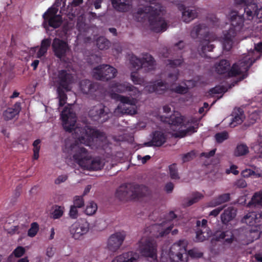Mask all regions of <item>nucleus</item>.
<instances>
[{"label":"nucleus","mask_w":262,"mask_h":262,"mask_svg":"<svg viewBox=\"0 0 262 262\" xmlns=\"http://www.w3.org/2000/svg\"><path fill=\"white\" fill-rule=\"evenodd\" d=\"M61 119L62 126L64 129L69 132H72L74 130L77 138L80 143L89 145L91 141L92 140V136L94 131L90 128H74L76 122V116L70 109L64 108L61 113Z\"/></svg>","instance_id":"obj_1"},{"label":"nucleus","mask_w":262,"mask_h":262,"mask_svg":"<svg viewBox=\"0 0 262 262\" xmlns=\"http://www.w3.org/2000/svg\"><path fill=\"white\" fill-rule=\"evenodd\" d=\"M70 151L74 161L83 169L91 171L102 168L101 160L98 158H92L91 153L77 141L71 145Z\"/></svg>","instance_id":"obj_2"},{"label":"nucleus","mask_w":262,"mask_h":262,"mask_svg":"<svg viewBox=\"0 0 262 262\" xmlns=\"http://www.w3.org/2000/svg\"><path fill=\"white\" fill-rule=\"evenodd\" d=\"M162 122L170 125V127L179 126L180 128H185V129L179 130L173 134L176 138H183L186 136H189L197 132L199 127V122L195 118H192L185 121L184 117L175 114L171 115L169 117H161Z\"/></svg>","instance_id":"obj_3"},{"label":"nucleus","mask_w":262,"mask_h":262,"mask_svg":"<svg viewBox=\"0 0 262 262\" xmlns=\"http://www.w3.org/2000/svg\"><path fill=\"white\" fill-rule=\"evenodd\" d=\"M148 27L156 33L166 30L168 25L164 18L165 10L159 3H151L148 0Z\"/></svg>","instance_id":"obj_4"},{"label":"nucleus","mask_w":262,"mask_h":262,"mask_svg":"<svg viewBox=\"0 0 262 262\" xmlns=\"http://www.w3.org/2000/svg\"><path fill=\"white\" fill-rule=\"evenodd\" d=\"M230 27L228 30L224 32L223 46L225 50L229 51L232 48L233 39L237 32H239L244 26V17L239 15L237 12L232 11L229 14Z\"/></svg>","instance_id":"obj_5"},{"label":"nucleus","mask_w":262,"mask_h":262,"mask_svg":"<svg viewBox=\"0 0 262 262\" xmlns=\"http://www.w3.org/2000/svg\"><path fill=\"white\" fill-rule=\"evenodd\" d=\"M147 187L134 183L120 186L116 190V196L121 201L139 200L145 195Z\"/></svg>","instance_id":"obj_6"},{"label":"nucleus","mask_w":262,"mask_h":262,"mask_svg":"<svg viewBox=\"0 0 262 262\" xmlns=\"http://www.w3.org/2000/svg\"><path fill=\"white\" fill-rule=\"evenodd\" d=\"M209 29L204 24L195 26L190 32L191 36L193 38L199 37L203 39L200 41L201 50L200 55L205 58H211L206 55L207 52H211L214 48V46L210 43L209 40Z\"/></svg>","instance_id":"obj_7"},{"label":"nucleus","mask_w":262,"mask_h":262,"mask_svg":"<svg viewBox=\"0 0 262 262\" xmlns=\"http://www.w3.org/2000/svg\"><path fill=\"white\" fill-rule=\"evenodd\" d=\"M187 242L180 239L174 243L170 247L169 257L171 262H187Z\"/></svg>","instance_id":"obj_8"},{"label":"nucleus","mask_w":262,"mask_h":262,"mask_svg":"<svg viewBox=\"0 0 262 262\" xmlns=\"http://www.w3.org/2000/svg\"><path fill=\"white\" fill-rule=\"evenodd\" d=\"M117 73V70L108 64H101L95 67L93 70L94 77L101 81H108L114 78Z\"/></svg>","instance_id":"obj_9"},{"label":"nucleus","mask_w":262,"mask_h":262,"mask_svg":"<svg viewBox=\"0 0 262 262\" xmlns=\"http://www.w3.org/2000/svg\"><path fill=\"white\" fill-rule=\"evenodd\" d=\"M80 89L84 94L93 99H98L101 97L102 89L97 82H92L88 79H84L80 82Z\"/></svg>","instance_id":"obj_10"},{"label":"nucleus","mask_w":262,"mask_h":262,"mask_svg":"<svg viewBox=\"0 0 262 262\" xmlns=\"http://www.w3.org/2000/svg\"><path fill=\"white\" fill-rule=\"evenodd\" d=\"M89 116L92 120L102 123L109 119L110 110L103 104L99 103L90 110Z\"/></svg>","instance_id":"obj_11"},{"label":"nucleus","mask_w":262,"mask_h":262,"mask_svg":"<svg viewBox=\"0 0 262 262\" xmlns=\"http://www.w3.org/2000/svg\"><path fill=\"white\" fill-rule=\"evenodd\" d=\"M254 63V60L249 56H246L240 60L238 63L232 65L228 73V77H235L247 73Z\"/></svg>","instance_id":"obj_12"},{"label":"nucleus","mask_w":262,"mask_h":262,"mask_svg":"<svg viewBox=\"0 0 262 262\" xmlns=\"http://www.w3.org/2000/svg\"><path fill=\"white\" fill-rule=\"evenodd\" d=\"M58 9L51 7L43 14V24L54 29L59 27L62 23L61 15L57 14Z\"/></svg>","instance_id":"obj_13"},{"label":"nucleus","mask_w":262,"mask_h":262,"mask_svg":"<svg viewBox=\"0 0 262 262\" xmlns=\"http://www.w3.org/2000/svg\"><path fill=\"white\" fill-rule=\"evenodd\" d=\"M111 97L122 104L121 105L118 106V107L122 108L124 113L129 115L137 114V111L135 107L134 99H130L128 97L122 96L115 93H111Z\"/></svg>","instance_id":"obj_14"},{"label":"nucleus","mask_w":262,"mask_h":262,"mask_svg":"<svg viewBox=\"0 0 262 262\" xmlns=\"http://www.w3.org/2000/svg\"><path fill=\"white\" fill-rule=\"evenodd\" d=\"M235 3L238 5L244 7V12L246 13L247 18L251 19L254 16L258 18H262V9L258 8L257 5L255 3L249 2L247 0H234Z\"/></svg>","instance_id":"obj_15"},{"label":"nucleus","mask_w":262,"mask_h":262,"mask_svg":"<svg viewBox=\"0 0 262 262\" xmlns=\"http://www.w3.org/2000/svg\"><path fill=\"white\" fill-rule=\"evenodd\" d=\"M89 230V224L83 219L78 220L70 227V232L73 238L79 239L82 235L86 234Z\"/></svg>","instance_id":"obj_16"},{"label":"nucleus","mask_w":262,"mask_h":262,"mask_svg":"<svg viewBox=\"0 0 262 262\" xmlns=\"http://www.w3.org/2000/svg\"><path fill=\"white\" fill-rule=\"evenodd\" d=\"M52 48L54 55L59 59L66 57L70 50L69 46L66 41L57 37L53 39Z\"/></svg>","instance_id":"obj_17"},{"label":"nucleus","mask_w":262,"mask_h":262,"mask_svg":"<svg viewBox=\"0 0 262 262\" xmlns=\"http://www.w3.org/2000/svg\"><path fill=\"white\" fill-rule=\"evenodd\" d=\"M126 233L124 231L115 232L112 234L107 241V248L112 251L118 250L125 239Z\"/></svg>","instance_id":"obj_18"},{"label":"nucleus","mask_w":262,"mask_h":262,"mask_svg":"<svg viewBox=\"0 0 262 262\" xmlns=\"http://www.w3.org/2000/svg\"><path fill=\"white\" fill-rule=\"evenodd\" d=\"M73 80L74 78L72 74L68 72L66 70L58 71L57 82L59 86L58 88L62 89L66 91H70L71 90L70 85L73 83Z\"/></svg>","instance_id":"obj_19"},{"label":"nucleus","mask_w":262,"mask_h":262,"mask_svg":"<svg viewBox=\"0 0 262 262\" xmlns=\"http://www.w3.org/2000/svg\"><path fill=\"white\" fill-rule=\"evenodd\" d=\"M138 1V8L133 13V18L137 21L145 23L147 19V0Z\"/></svg>","instance_id":"obj_20"},{"label":"nucleus","mask_w":262,"mask_h":262,"mask_svg":"<svg viewBox=\"0 0 262 262\" xmlns=\"http://www.w3.org/2000/svg\"><path fill=\"white\" fill-rule=\"evenodd\" d=\"M178 7L182 12V19L185 23H189L198 16V12L195 10L190 9L183 4L179 5Z\"/></svg>","instance_id":"obj_21"},{"label":"nucleus","mask_w":262,"mask_h":262,"mask_svg":"<svg viewBox=\"0 0 262 262\" xmlns=\"http://www.w3.org/2000/svg\"><path fill=\"white\" fill-rule=\"evenodd\" d=\"M177 215L173 211H170L165 216V221L162 222L161 224L162 227H166V228L160 233L161 236H163L168 234L171 230L173 227V224H171V222L174 219L177 218Z\"/></svg>","instance_id":"obj_22"},{"label":"nucleus","mask_w":262,"mask_h":262,"mask_svg":"<svg viewBox=\"0 0 262 262\" xmlns=\"http://www.w3.org/2000/svg\"><path fill=\"white\" fill-rule=\"evenodd\" d=\"M138 258L139 255L137 253L129 251L116 256L112 262H136Z\"/></svg>","instance_id":"obj_23"},{"label":"nucleus","mask_w":262,"mask_h":262,"mask_svg":"<svg viewBox=\"0 0 262 262\" xmlns=\"http://www.w3.org/2000/svg\"><path fill=\"white\" fill-rule=\"evenodd\" d=\"M207 224V221L205 219H203L202 221H197L196 226L197 227H201L202 229L199 230L196 233V238L200 242H203L207 239L210 236V233L209 232L204 231V230H207L206 225Z\"/></svg>","instance_id":"obj_24"},{"label":"nucleus","mask_w":262,"mask_h":262,"mask_svg":"<svg viewBox=\"0 0 262 262\" xmlns=\"http://www.w3.org/2000/svg\"><path fill=\"white\" fill-rule=\"evenodd\" d=\"M20 110V103L16 102L12 107H9L4 111L3 117L6 121L12 120L18 115Z\"/></svg>","instance_id":"obj_25"},{"label":"nucleus","mask_w":262,"mask_h":262,"mask_svg":"<svg viewBox=\"0 0 262 262\" xmlns=\"http://www.w3.org/2000/svg\"><path fill=\"white\" fill-rule=\"evenodd\" d=\"M236 210L233 207H228L221 214V219L223 224H228L232 221L236 215Z\"/></svg>","instance_id":"obj_26"},{"label":"nucleus","mask_w":262,"mask_h":262,"mask_svg":"<svg viewBox=\"0 0 262 262\" xmlns=\"http://www.w3.org/2000/svg\"><path fill=\"white\" fill-rule=\"evenodd\" d=\"M230 63L226 59H222L215 64L216 72L220 75L226 74L228 77V73L231 69Z\"/></svg>","instance_id":"obj_27"},{"label":"nucleus","mask_w":262,"mask_h":262,"mask_svg":"<svg viewBox=\"0 0 262 262\" xmlns=\"http://www.w3.org/2000/svg\"><path fill=\"white\" fill-rule=\"evenodd\" d=\"M166 139V136L163 132L156 131L153 134L151 141L148 142V146H160L165 143Z\"/></svg>","instance_id":"obj_28"},{"label":"nucleus","mask_w":262,"mask_h":262,"mask_svg":"<svg viewBox=\"0 0 262 262\" xmlns=\"http://www.w3.org/2000/svg\"><path fill=\"white\" fill-rule=\"evenodd\" d=\"M214 238L216 241H219L221 239H225V243L231 244L233 241L234 235L233 233L229 230L225 231H217L214 234Z\"/></svg>","instance_id":"obj_29"},{"label":"nucleus","mask_w":262,"mask_h":262,"mask_svg":"<svg viewBox=\"0 0 262 262\" xmlns=\"http://www.w3.org/2000/svg\"><path fill=\"white\" fill-rule=\"evenodd\" d=\"M112 4L114 8L120 12H126L129 9V0H112Z\"/></svg>","instance_id":"obj_30"},{"label":"nucleus","mask_w":262,"mask_h":262,"mask_svg":"<svg viewBox=\"0 0 262 262\" xmlns=\"http://www.w3.org/2000/svg\"><path fill=\"white\" fill-rule=\"evenodd\" d=\"M51 41V38L50 37L44 38L41 40L40 48L37 53V58H40L46 54L48 50L52 45Z\"/></svg>","instance_id":"obj_31"},{"label":"nucleus","mask_w":262,"mask_h":262,"mask_svg":"<svg viewBox=\"0 0 262 262\" xmlns=\"http://www.w3.org/2000/svg\"><path fill=\"white\" fill-rule=\"evenodd\" d=\"M129 62L132 68L134 70H139L142 68L143 65L147 62V58L140 59L135 55H132L129 59Z\"/></svg>","instance_id":"obj_32"},{"label":"nucleus","mask_w":262,"mask_h":262,"mask_svg":"<svg viewBox=\"0 0 262 262\" xmlns=\"http://www.w3.org/2000/svg\"><path fill=\"white\" fill-rule=\"evenodd\" d=\"M166 83L162 81L157 82L153 85L152 88L148 85V92L152 90V91L158 94H162L166 91Z\"/></svg>","instance_id":"obj_33"},{"label":"nucleus","mask_w":262,"mask_h":262,"mask_svg":"<svg viewBox=\"0 0 262 262\" xmlns=\"http://www.w3.org/2000/svg\"><path fill=\"white\" fill-rule=\"evenodd\" d=\"M157 244L152 242L148 238V258H151L154 261L157 260Z\"/></svg>","instance_id":"obj_34"},{"label":"nucleus","mask_w":262,"mask_h":262,"mask_svg":"<svg viewBox=\"0 0 262 262\" xmlns=\"http://www.w3.org/2000/svg\"><path fill=\"white\" fill-rule=\"evenodd\" d=\"M253 205L262 207V191H259L254 193L248 206L251 207Z\"/></svg>","instance_id":"obj_35"},{"label":"nucleus","mask_w":262,"mask_h":262,"mask_svg":"<svg viewBox=\"0 0 262 262\" xmlns=\"http://www.w3.org/2000/svg\"><path fill=\"white\" fill-rule=\"evenodd\" d=\"M129 83L127 82H124L122 83L115 82L111 84V88L113 91L121 93L128 92V87H129Z\"/></svg>","instance_id":"obj_36"},{"label":"nucleus","mask_w":262,"mask_h":262,"mask_svg":"<svg viewBox=\"0 0 262 262\" xmlns=\"http://www.w3.org/2000/svg\"><path fill=\"white\" fill-rule=\"evenodd\" d=\"M230 194L229 193H224L219 195L214 199L211 202L212 206L215 207L220 205L223 203H226L230 201Z\"/></svg>","instance_id":"obj_37"},{"label":"nucleus","mask_w":262,"mask_h":262,"mask_svg":"<svg viewBox=\"0 0 262 262\" xmlns=\"http://www.w3.org/2000/svg\"><path fill=\"white\" fill-rule=\"evenodd\" d=\"M257 214L255 212H249L244 216L242 219V222L249 226H253L257 222Z\"/></svg>","instance_id":"obj_38"},{"label":"nucleus","mask_w":262,"mask_h":262,"mask_svg":"<svg viewBox=\"0 0 262 262\" xmlns=\"http://www.w3.org/2000/svg\"><path fill=\"white\" fill-rule=\"evenodd\" d=\"M139 251L142 256L147 257V237L143 236L139 242Z\"/></svg>","instance_id":"obj_39"},{"label":"nucleus","mask_w":262,"mask_h":262,"mask_svg":"<svg viewBox=\"0 0 262 262\" xmlns=\"http://www.w3.org/2000/svg\"><path fill=\"white\" fill-rule=\"evenodd\" d=\"M249 152V148L246 144L241 143L237 145L235 150L234 155L239 157L246 155Z\"/></svg>","instance_id":"obj_40"},{"label":"nucleus","mask_w":262,"mask_h":262,"mask_svg":"<svg viewBox=\"0 0 262 262\" xmlns=\"http://www.w3.org/2000/svg\"><path fill=\"white\" fill-rule=\"evenodd\" d=\"M251 226V229L249 230V236L252 238V241L258 239L261 233L260 227L255 225Z\"/></svg>","instance_id":"obj_41"},{"label":"nucleus","mask_w":262,"mask_h":262,"mask_svg":"<svg viewBox=\"0 0 262 262\" xmlns=\"http://www.w3.org/2000/svg\"><path fill=\"white\" fill-rule=\"evenodd\" d=\"M96 45L98 48L102 50L108 49L110 46V42L106 38L100 37L96 41Z\"/></svg>","instance_id":"obj_42"},{"label":"nucleus","mask_w":262,"mask_h":262,"mask_svg":"<svg viewBox=\"0 0 262 262\" xmlns=\"http://www.w3.org/2000/svg\"><path fill=\"white\" fill-rule=\"evenodd\" d=\"M187 257L189 256L192 259L201 258L203 256V253L197 248H193L187 251Z\"/></svg>","instance_id":"obj_43"},{"label":"nucleus","mask_w":262,"mask_h":262,"mask_svg":"<svg viewBox=\"0 0 262 262\" xmlns=\"http://www.w3.org/2000/svg\"><path fill=\"white\" fill-rule=\"evenodd\" d=\"M168 168L169 173L171 179L177 180L180 179L177 164L176 163L170 165L168 166Z\"/></svg>","instance_id":"obj_44"},{"label":"nucleus","mask_w":262,"mask_h":262,"mask_svg":"<svg viewBox=\"0 0 262 262\" xmlns=\"http://www.w3.org/2000/svg\"><path fill=\"white\" fill-rule=\"evenodd\" d=\"M57 93L59 98V105L63 106L66 103L67 96L63 89L60 88H57Z\"/></svg>","instance_id":"obj_45"},{"label":"nucleus","mask_w":262,"mask_h":262,"mask_svg":"<svg viewBox=\"0 0 262 262\" xmlns=\"http://www.w3.org/2000/svg\"><path fill=\"white\" fill-rule=\"evenodd\" d=\"M184 62V59L182 56L180 58L175 59H168L167 64L170 68H175L181 66Z\"/></svg>","instance_id":"obj_46"},{"label":"nucleus","mask_w":262,"mask_h":262,"mask_svg":"<svg viewBox=\"0 0 262 262\" xmlns=\"http://www.w3.org/2000/svg\"><path fill=\"white\" fill-rule=\"evenodd\" d=\"M228 133L226 131L216 133L214 136L216 142L218 143L223 142L225 140L228 139Z\"/></svg>","instance_id":"obj_47"},{"label":"nucleus","mask_w":262,"mask_h":262,"mask_svg":"<svg viewBox=\"0 0 262 262\" xmlns=\"http://www.w3.org/2000/svg\"><path fill=\"white\" fill-rule=\"evenodd\" d=\"M97 209V204L93 202H90L86 206L85 210V213L89 215H92L94 214Z\"/></svg>","instance_id":"obj_48"},{"label":"nucleus","mask_w":262,"mask_h":262,"mask_svg":"<svg viewBox=\"0 0 262 262\" xmlns=\"http://www.w3.org/2000/svg\"><path fill=\"white\" fill-rule=\"evenodd\" d=\"M203 195L198 192L194 193L192 195V198L190 199L186 204L187 206H190L192 204L198 202L200 200L203 198Z\"/></svg>","instance_id":"obj_49"},{"label":"nucleus","mask_w":262,"mask_h":262,"mask_svg":"<svg viewBox=\"0 0 262 262\" xmlns=\"http://www.w3.org/2000/svg\"><path fill=\"white\" fill-rule=\"evenodd\" d=\"M39 230V225L36 222H33L31 224V227L28 230V235L30 237H34Z\"/></svg>","instance_id":"obj_50"},{"label":"nucleus","mask_w":262,"mask_h":262,"mask_svg":"<svg viewBox=\"0 0 262 262\" xmlns=\"http://www.w3.org/2000/svg\"><path fill=\"white\" fill-rule=\"evenodd\" d=\"M242 114H236L232 118V121L230 123V126L233 127L237 125L238 124H241L243 122L242 117Z\"/></svg>","instance_id":"obj_51"},{"label":"nucleus","mask_w":262,"mask_h":262,"mask_svg":"<svg viewBox=\"0 0 262 262\" xmlns=\"http://www.w3.org/2000/svg\"><path fill=\"white\" fill-rule=\"evenodd\" d=\"M63 213V207L59 206H56L54 210L52 213V216L54 219H58L61 217Z\"/></svg>","instance_id":"obj_52"},{"label":"nucleus","mask_w":262,"mask_h":262,"mask_svg":"<svg viewBox=\"0 0 262 262\" xmlns=\"http://www.w3.org/2000/svg\"><path fill=\"white\" fill-rule=\"evenodd\" d=\"M195 152L193 150H191L185 154L182 155V161L183 163H185L191 161L195 157Z\"/></svg>","instance_id":"obj_53"},{"label":"nucleus","mask_w":262,"mask_h":262,"mask_svg":"<svg viewBox=\"0 0 262 262\" xmlns=\"http://www.w3.org/2000/svg\"><path fill=\"white\" fill-rule=\"evenodd\" d=\"M188 89L187 86H183L182 85L177 86L176 88L172 89V91L176 93L179 94H185L187 93Z\"/></svg>","instance_id":"obj_54"},{"label":"nucleus","mask_w":262,"mask_h":262,"mask_svg":"<svg viewBox=\"0 0 262 262\" xmlns=\"http://www.w3.org/2000/svg\"><path fill=\"white\" fill-rule=\"evenodd\" d=\"M77 208H81L84 206V200L82 196H76L74 200V205Z\"/></svg>","instance_id":"obj_55"},{"label":"nucleus","mask_w":262,"mask_h":262,"mask_svg":"<svg viewBox=\"0 0 262 262\" xmlns=\"http://www.w3.org/2000/svg\"><path fill=\"white\" fill-rule=\"evenodd\" d=\"M128 92H130L129 94L131 96L135 97H138L139 96L140 93L139 90L129 83V87H128Z\"/></svg>","instance_id":"obj_56"},{"label":"nucleus","mask_w":262,"mask_h":262,"mask_svg":"<svg viewBox=\"0 0 262 262\" xmlns=\"http://www.w3.org/2000/svg\"><path fill=\"white\" fill-rule=\"evenodd\" d=\"M25 252V248L21 246H18L14 250L13 253L14 254L15 257H20L22 255H23Z\"/></svg>","instance_id":"obj_57"},{"label":"nucleus","mask_w":262,"mask_h":262,"mask_svg":"<svg viewBox=\"0 0 262 262\" xmlns=\"http://www.w3.org/2000/svg\"><path fill=\"white\" fill-rule=\"evenodd\" d=\"M77 207L75 206H71L70 212L69 215L70 217L73 219H75L78 217V210Z\"/></svg>","instance_id":"obj_58"},{"label":"nucleus","mask_w":262,"mask_h":262,"mask_svg":"<svg viewBox=\"0 0 262 262\" xmlns=\"http://www.w3.org/2000/svg\"><path fill=\"white\" fill-rule=\"evenodd\" d=\"M179 75V70H177L174 73H168L167 77L170 79L172 82H175L178 79Z\"/></svg>","instance_id":"obj_59"},{"label":"nucleus","mask_w":262,"mask_h":262,"mask_svg":"<svg viewBox=\"0 0 262 262\" xmlns=\"http://www.w3.org/2000/svg\"><path fill=\"white\" fill-rule=\"evenodd\" d=\"M184 42L181 40L174 45L172 47V50L176 51L179 50L181 51L184 48Z\"/></svg>","instance_id":"obj_60"},{"label":"nucleus","mask_w":262,"mask_h":262,"mask_svg":"<svg viewBox=\"0 0 262 262\" xmlns=\"http://www.w3.org/2000/svg\"><path fill=\"white\" fill-rule=\"evenodd\" d=\"M255 174V172L250 169H246L242 171V175L244 178H248L251 176L254 175Z\"/></svg>","instance_id":"obj_61"},{"label":"nucleus","mask_w":262,"mask_h":262,"mask_svg":"<svg viewBox=\"0 0 262 262\" xmlns=\"http://www.w3.org/2000/svg\"><path fill=\"white\" fill-rule=\"evenodd\" d=\"M210 92L211 94H217L224 92V88L223 87L215 86L210 90Z\"/></svg>","instance_id":"obj_62"},{"label":"nucleus","mask_w":262,"mask_h":262,"mask_svg":"<svg viewBox=\"0 0 262 262\" xmlns=\"http://www.w3.org/2000/svg\"><path fill=\"white\" fill-rule=\"evenodd\" d=\"M68 179L67 175H61L58 177V178L55 180V183L56 184H59L61 183L65 182Z\"/></svg>","instance_id":"obj_63"},{"label":"nucleus","mask_w":262,"mask_h":262,"mask_svg":"<svg viewBox=\"0 0 262 262\" xmlns=\"http://www.w3.org/2000/svg\"><path fill=\"white\" fill-rule=\"evenodd\" d=\"M223 208L224 207H219L213 209L210 212L209 215L213 216L214 217L217 216Z\"/></svg>","instance_id":"obj_64"}]
</instances>
